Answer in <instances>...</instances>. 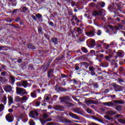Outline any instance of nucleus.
<instances>
[{
  "label": "nucleus",
  "mask_w": 125,
  "mask_h": 125,
  "mask_svg": "<svg viewBox=\"0 0 125 125\" xmlns=\"http://www.w3.org/2000/svg\"><path fill=\"white\" fill-rule=\"evenodd\" d=\"M103 104L105 106H107V107H115L118 104H125V102L122 101L114 100L110 102L103 103Z\"/></svg>",
  "instance_id": "nucleus-1"
},
{
  "label": "nucleus",
  "mask_w": 125,
  "mask_h": 125,
  "mask_svg": "<svg viewBox=\"0 0 125 125\" xmlns=\"http://www.w3.org/2000/svg\"><path fill=\"white\" fill-rule=\"evenodd\" d=\"M112 54L115 59H118V58H123V57L125 56V53L123 50H118L117 52L116 51V50H114L112 53Z\"/></svg>",
  "instance_id": "nucleus-2"
},
{
  "label": "nucleus",
  "mask_w": 125,
  "mask_h": 125,
  "mask_svg": "<svg viewBox=\"0 0 125 125\" xmlns=\"http://www.w3.org/2000/svg\"><path fill=\"white\" fill-rule=\"evenodd\" d=\"M17 93L18 94L20 95V96H23V95H25V94H27V92L25 89H22L21 88L17 87Z\"/></svg>",
  "instance_id": "nucleus-3"
},
{
  "label": "nucleus",
  "mask_w": 125,
  "mask_h": 125,
  "mask_svg": "<svg viewBox=\"0 0 125 125\" xmlns=\"http://www.w3.org/2000/svg\"><path fill=\"white\" fill-rule=\"evenodd\" d=\"M59 100H61V103H66L69 101H71V98L68 96H64L62 97H60Z\"/></svg>",
  "instance_id": "nucleus-4"
},
{
  "label": "nucleus",
  "mask_w": 125,
  "mask_h": 125,
  "mask_svg": "<svg viewBox=\"0 0 125 125\" xmlns=\"http://www.w3.org/2000/svg\"><path fill=\"white\" fill-rule=\"evenodd\" d=\"M86 43L89 47H94L96 44L95 43V40L94 39H89L87 41Z\"/></svg>",
  "instance_id": "nucleus-5"
},
{
  "label": "nucleus",
  "mask_w": 125,
  "mask_h": 125,
  "mask_svg": "<svg viewBox=\"0 0 125 125\" xmlns=\"http://www.w3.org/2000/svg\"><path fill=\"white\" fill-rule=\"evenodd\" d=\"M113 88L115 92H120L121 91H123V87L117 84H114L113 85Z\"/></svg>",
  "instance_id": "nucleus-6"
},
{
  "label": "nucleus",
  "mask_w": 125,
  "mask_h": 125,
  "mask_svg": "<svg viewBox=\"0 0 125 125\" xmlns=\"http://www.w3.org/2000/svg\"><path fill=\"white\" fill-rule=\"evenodd\" d=\"M59 120L60 121L61 123H62V124H71V123H72V121L68 120V119L65 118L64 117H59Z\"/></svg>",
  "instance_id": "nucleus-7"
},
{
  "label": "nucleus",
  "mask_w": 125,
  "mask_h": 125,
  "mask_svg": "<svg viewBox=\"0 0 125 125\" xmlns=\"http://www.w3.org/2000/svg\"><path fill=\"white\" fill-rule=\"evenodd\" d=\"M5 119L7 122H8V123H12L13 121H14V117L10 115V113L5 116Z\"/></svg>",
  "instance_id": "nucleus-8"
},
{
  "label": "nucleus",
  "mask_w": 125,
  "mask_h": 125,
  "mask_svg": "<svg viewBox=\"0 0 125 125\" xmlns=\"http://www.w3.org/2000/svg\"><path fill=\"white\" fill-rule=\"evenodd\" d=\"M105 5H106V4L104 1L98 2L96 5V8H97V9L103 8V7H105Z\"/></svg>",
  "instance_id": "nucleus-9"
},
{
  "label": "nucleus",
  "mask_w": 125,
  "mask_h": 125,
  "mask_svg": "<svg viewBox=\"0 0 125 125\" xmlns=\"http://www.w3.org/2000/svg\"><path fill=\"white\" fill-rule=\"evenodd\" d=\"M3 89L6 92H11L12 87L10 85L6 84L3 86Z\"/></svg>",
  "instance_id": "nucleus-10"
},
{
  "label": "nucleus",
  "mask_w": 125,
  "mask_h": 125,
  "mask_svg": "<svg viewBox=\"0 0 125 125\" xmlns=\"http://www.w3.org/2000/svg\"><path fill=\"white\" fill-rule=\"evenodd\" d=\"M86 36L89 37V38H92L95 36V31L94 30H92L90 31L85 32Z\"/></svg>",
  "instance_id": "nucleus-11"
},
{
  "label": "nucleus",
  "mask_w": 125,
  "mask_h": 125,
  "mask_svg": "<svg viewBox=\"0 0 125 125\" xmlns=\"http://www.w3.org/2000/svg\"><path fill=\"white\" fill-rule=\"evenodd\" d=\"M95 68L93 66L89 67V73H91V76H97V74L95 73Z\"/></svg>",
  "instance_id": "nucleus-12"
},
{
  "label": "nucleus",
  "mask_w": 125,
  "mask_h": 125,
  "mask_svg": "<svg viewBox=\"0 0 125 125\" xmlns=\"http://www.w3.org/2000/svg\"><path fill=\"white\" fill-rule=\"evenodd\" d=\"M54 109L56 110V111H64L65 107L62 105H56L54 106Z\"/></svg>",
  "instance_id": "nucleus-13"
},
{
  "label": "nucleus",
  "mask_w": 125,
  "mask_h": 125,
  "mask_svg": "<svg viewBox=\"0 0 125 125\" xmlns=\"http://www.w3.org/2000/svg\"><path fill=\"white\" fill-rule=\"evenodd\" d=\"M52 62V60L49 59L47 61H46L47 63L46 65L44 66V67H43V70H44V71H47V69H48V67H49V65H50Z\"/></svg>",
  "instance_id": "nucleus-14"
},
{
  "label": "nucleus",
  "mask_w": 125,
  "mask_h": 125,
  "mask_svg": "<svg viewBox=\"0 0 125 125\" xmlns=\"http://www.w3.org/2000/svg\"><path fill=\"white\" fill-rule=\"evenodd\" d=\"M29 115L32 119H36V117H38V116H39V113L37 111H31L29 113Z\"/></svg>",
  "instance_id": "nucleus-15"
},
{
  "label": "nucleus",
  "mask_w": 125,
  "mask_h": 125,
  "mask_svg": "<svg viewBox=\"0 0 125 125\" xmlns=\"http://www.w3.org/2000/svg\"><path fill=\"white\" fill-rule=\"evenodd\" d=\"M51 121H52V119H40V121L41 123V124L42 125H45V124H46V123L48 122H51Z\"/></svg>",
  "instance_id": "nucleus-16"
},
{
  "label": "nucleus",
  "mask_w": 125,
  "mask_h": 125,
  "mask_svg": "<svg viewBox=\"0 0 125 125\" xmlns=\"http://www.w3.org/2000/svg\"><path fill=\"white\" fill-rule=\"evenodd\" d=\"M68 115L73 119H76V120H80V117H79L77 115V114H75L72 112H69L68 113Z\"/></svg>",
  "instance_id": "nucleus-17"
},
{
  "label": "nucleus",
  "mask_w": 125,
  "mask_h": 125,
  "mask_svg": "<svg viewBox=\"0 0 125 125\" xmlns=\"http://www.w3.org/2000/svg\"><path fill=\"white\" fill-rule=\"evenodd\" d=\"M36 17L37 18V19H38L39 21V22H42L43 21V20L42 19V15L41 14H36Z\"/></svg>",
  "instance_id": "nucleus-18"
},
{
  "label": "nucleus",
  "mask_w": 125,
  "mask_h": 125,
  "mask_svg": "<svg viewBox=\"0 0 125 125\" xmlns=\"http://www.w3.org/2000/svg\"><path fill=\"white\" fill-rule=\"evenodd\" d=\"M73 112L76 113L77 114H79V115H82V110L81 108H79L76 107L72 109Z\"/></svg>",
  "instance_id": "nucleus-19"
},
{
  "label": "nucleus",
  "mask_w": 125,
  "mask_h": 125,
  "mask_svg": "<svg viewBox=\"0 0 125 125\" xmlns=\"http://www.w3.org/2000/svg\"><path fill=\"white\" fill-rule=\"evenodd\" d=\"M51 41L52 42L54 45H57V44H58V39L55 37H52Z\"/></svg>",
  "instance_id": "nucleus-20"
},
{
  "label": "nucleus",
  "mask_w": 125,
  "mask_h": 125,
  "mask_svg": "<svg viewBox=\"0 0 125 125\" xmlns=\"http://www.w3.org/2000/svg\"><path fill=\"white\" fill-rule=\"evenodd\" d=\"M100 43H101L102 44L104 43V40H103V41H99L98 42V43L96 45L97 49H99V48H100V47H101V46H102V45L101 44H100Z\"/></svg>",
  "instance_id": "nucleus-21"
},
{
  "label": "nucleus",
  "mask_w": 125,
  "mask_h": 125,
  "mask_svg": "<svg viewBox=\"0 0 125 125\" xmlns=\"http://www.w3.org/2000/svg\"><path fill=\"white\" fill-rule=\"evenodd\" d=\"M75 53L76 54H77V55H78V56H80L81 58H83V57H84V56H82L83 52L81 51V49L75 51Z\"/></svg>",
  "instance_id": "nucleus-22"
},
{
  "label": "nucleus",
  "mask_w": 125,
  "mask_h": 125,
  "mask_svg": "<svg viewBox=\"0 0 125 125\" xmlns=\"http://www.w3.org/2000/svg\"><path fill=\"white\" fill-rule=\"evenodd\" d=\"M22 13H29L30 10H29V8L26 6H23L22 7Z\"/></svg>",
  "instance_id": "nucleus-23"
},
{
  "label": "nucleus",
  "mask_w": 125,
  "mask_h": 125,
  "mask_svg": "<svg viewBox=\"0 0 125 125\" xmlns=\"http://www.w3.org/2000/svg\"><path fill=\"white\" fill-rule=\"evenodd\" d=\"M8 99L9 105L10 106V105H11V104H13V103H14L13 98H12V97H11V96H8Z\"/></svg>",
  "instance_id": "nucleus-24"
},
{
  "label": "nucleus",
  "mask_w": 125,
  "mask_h": 125,
  "mask_svg": "<svg viewBox=\"0 0 125 125\" xmlns=\"http://www.w3.org/2000/svg\"><path fill=\"white\" fill-rule=\"evenodd\" d=\"M26 46L28 49H36V46L31 43L27 44Z\"/></svg>",
  "instance_id": "nucleus-25"
},
{
  "label": "nucleus",
  "mask_w": 125,
  "mask_h": 125,
  "mask_svg": "<svg viewBox=\"0 0 125 125\" xmlns=\"http://www.w3.org/2000/svg\"><path fill=\"white\" fill-rule=\"evenodd\" d=\"M116 114H117V112L113 110H109L107 112V115L110 116H114V115H116Z\"/></svg>",
  "instance_id": "nucleus-26"
},
{
  "label": "nucleus",
  "mask_w": 125,
  "mask_h": 125,
  "mask_svg": "<svg viewBox=\"0 0 125 125\" xmlns=\"http://www.w3.org/2000/svg\"><path fill=\"white\" fill-rule=\"evenodd\" d=\"M54 72V70L53 69H50L47 73V76L49 79H50L51 78V75L52 74H53V72Z\"/></svg>",
  "instance_id": "nucleus-27"
},
{
  "label": "nucleus",
  "mask_w": 125,
  "mask_h": 125,
  "mask_svg": "<svg viewBox=\"0 0 125 125\" xmlns=\"http://www.w3.org/2000/svg\"><path fill=\"white\" fill-rule=\"evenodd\" d=\"M101 67H103V68H107V67H109V62H102L101 64Z\"/></svg>",
  "instance_id": "nucleus-28"
},
{
  "label": "nucleus",
  "mask_w": 125,
  "mask_h": 125,
  "mask_svg": "<svg viewBox=\"0 0 125 125\" xmlns=\"http://www.w3.org/2000/svg\"><path fill=\"white\" fill-rule=\"evenodd\" d=\"M114 107H115L116 110L119 112H121V111H122V109L123 108V106L122 105L118 104H116L114 106Z\"/></svg>",
  "instance_id": "nucleus-29"
},
{
  "label": "nucleus",
  "mask_w": 125,
  "mask_h": 125,
  "mask_svg": "<svg viewBox=\"0 0 125 125\" xmlns=\"http://www.w3.org/2000/svg\"><path fill=\"white\" fill-rule=\"evenodd\" d=\"M65 104L67 107V108H71V107H74V104L72 103H70L68 102H65Z\"/></svg>",
  "instance_id": "nucleus-30"
},
{
  "label": "nucleus",
  "mask_w": 125,
  "mask_h": 125,
  "mask_svg": "<svg viewBox=\"0 0 125 125\" xmlns=\"http://www.w3.org/2000/svg\"><path fill=\"white\" fill-rule=\"evenodd\" d=\"M38 34L39 35H43V32H42V26H39L38 28Z\"/></svg>",
  "instance_id": "nucleus-31"
},
{
  "label": "nucleus",
  "mask_w": 125,
  "mask_h": 125,
  "mask_svg": "<svg viewBox=\"0 0 125 125\" xmlns=\"http://www.w3.org/2000/svg\"><path fill=\"white\" fill-rule=\"evenodd\" d=\"M22 86L26 88V87H28L29 86V83L27 81H22Z\"/></svg>",
  "instance_id": "nucleus-32"
},
{
  "label": "nucleus",
  "mask_w": 125,
  "mask_h": 125,
  "mask_svg": "<svg viewBox=\"0 0 125 125\" xmlns=\"http://www.w3.org/2000/svg\"><path fill=\"white\" fill-rule=\"evenodd\" d=\"M81 65V63H76L75 64L74 68L75 69V71H79L81 69L80 66Z\"/></svg>",
  "instance_id": "nucleus-33"
},
{
  "label": "nucleus",
  "mask_w": 125,
  "mask_h": 125,
  "mask_svg": "<svg viewBox=\"0 0 125 125\" xmlns=\"http://www.w3.org/2000/svg\"><path fill=\"white\" fill-rule=\"evenodd\" d=\"M37 91L34 90L33 92H31L30 93V96L32 98H36L37 97V94H36V92Z\"/></svg>",
  "instance_id": "nucleus-34"
},
{
  "label": "nucleus",
  "mask_w": 125,
  "mask_h": 125,
  "mask_svg": "<svg viewBox=\"0 0 125 125\" xmlns=\"http://www.w3.org/2000/svg\"><path fill=\"white\" fill-rule=\"evenodd\" d=\"M86 104H95V101L89 100L85 102Z\"/></svg>",
  "instance_id": "nucleus-35"
},
{
  "label": "nucleus",
  "mask_w": 125,
  "mask_h": 125,
  "mask_svg": "<svg viewBox=\"0 0 125 125\" xmlns=\"http://www.w3.org/2000/svg\"><path fill=\"white\" fill-rule=\"evenodd\" d=\"M61 89V87L59 85H56V87L55 88V90H56V91H57V92H60V90Z\"/></svg>",
  "instance_id": "nucleus-36"
},
{
  "label": "nucleus",
  "mask_w": 125,
  "mask_h": 125,
  "mask_svg": "<svg viewBox=\"0 0 125 125\" xmlns=\"http://www.w3.org/2000/svg\"><path fill=\"white\" fill-rule=\"evenodd\" d=\"M104 119H106V120H108V121H113L114 120L113 117H110V116L108 115H104Z\"/></svg>",
  "instance_id": "nucleus-37"
},
{
  "label": "nucleus",
  "mask_w": 125,
  "mask_h": 125,
  "mask_svg": "<svg viewBox=\"0 0 125 125\" xmlns=\"http://www.w3.org/2000/svg\"><path fill=\"white\" fill-rule=\"evenodd\" d=\"M81 49L82 51H83L84 53H87L88 52V50H87V49L84 47H82L81 48Z\"/></svg>",
  "instance_id": "nucleus-38"
},
{
  "label": "nucleus",
  "mask_w": 125,
  "mask_h": 125,
  "mask_svg": "<svg viewBox=\"0 0 125 125\" xmlns=\"http://www.w3.org/2000/svg\"><path fill=\"white\" fill-rule=\"evenodd\" d=\"M111 66L113 69H117V68H118V63L113 62L111 64Z\"/></svg>",
  "instance_id": "nucleus-39"
},
{
  "label": "nucleus",
  "mask_w": 125,
  "mask_h": 125,
  "mask_svg": "<svg viewBox=\"0 0 125 125\" xmlns=\"http://www.w3.org/2000/svg\"><path fill=\"white\" fill-rule=\"evenodd\" d=\"M118 122L119 123V124H125V119H119L118 120Z\"/></svg>",
  "instance_id": "nucleus-40"
},
{
  "label": "nucleus",
  "mask_w": 125,
  "mask_h": 125,
  "mask_svg": "<svg viewBox=\"0 0 125 125\" xmlns=\"http://www.w3.org/2000/svg\"><path fill=\"white\" fill-rule=\"evenodd\" d=\"M18 9H14V10L12 12L11 14L13 15H16V14H18Z\"/></svg>",
  "instance_id": "nucleus-41"
},
{
  "label": "nucleus",
  "mask_w": 125,
  "mask_h": 125,
  "mask_svg": "<svg viewBox=\"0 0 125 125\" xmlns=\"http://www.w3.org/2000/svg\"><path fill=\"white\" fill-rule=\"evenodd\" d=\"M44 37H45V39H46L47 41H50V37L48 34H44Z\"/></svg>",
  "instance_id": "nucleus-42"
},
{
  "label": "nucleus",
  "mask_w": 125,
  "mask_h": 125,
  "mask_svg": "<svg viewBox=\"0 0 125 125\" xmlns=\"http://www.w3.org/2000/svg\"><path fill=\"white\" fill-rule=\"evenodd\" d=\"M4 110V105L3 104H0V113Z\"/></svg>",
  "instance_id": "nucleus-43"
},
{
  "label": "nucleus",
  "mask_w": 125,
  "mask_h": 125,
  "mask_svg": "<svg viewBox=\"0 0 125 125\" xmlns=\"http://www.w3.org/2000/svg\"><path fill=\"white\" fill-rule=\"evenodd\" d=\"M50 98H49V96L47 95H45L44 98H43V100L44 101H47L48 100H49Z\"/></svg>",
  "instance_id": "nucleus-44"
},
{
  "label": "nucleus",
  "mask_w": 125,
  "mask_h": 125,
  "mask_svg": "<svg viewBox=\"0 0 125 125\" xmlns=\"http://www.w3.org/2000/svg\"><path fill=\"white\" fill-rule=\"evenodd\" d=\"M7 100V98H6V96L4 97L2 101V103H3L4 105H5L6 104Z\"/></svg>",
  "instance_id": "nucleus-45"
},
{
  "label": "nucleus",
  "mask_w": 125,
  "mask_h": 125,
  "mask_svg": "<svg viewBox=\"0 0 125 125\" xmlns=\"http://www.w3.org/2000/svg\"><path fill=\"white\" fill-rule=\"evenodd\" d=\"M21 100V98H20V97L19 96H17L15 98V101H16V102H20Z\"/></svg>",
  "instance_id": "nucleus-46"
},
{
  "label": "nucleus",
  "mask_w": 125,
  "mask_h": 125,
  "mask_svg": "<svg viewBox=\"0 0 125 125\" xmlns=\"http://www.w3.org/2000/svg\"><path fill=\"white\" fill-rule=\"evenodd\" d=\"M115 5L118 7L120 11H122V9H121L122 8V7L119 3H115Z\"/></svg>",
  "instance_id": "nucleus-47"
},
{
  "label": "nucleus",
  "mask_w": 125,
  "mask_h": 125,
  "mask_svg": "<svg viewBox=\"0 0 125 125\" xmlns=\"http://www.w3.org/2000/svg\"><path fill=\"white\" fill-rule=\"evenodd\" d=\"M66 91H68V89L65 88L61 87L60 92H66Z\"/></svg>",
  "instance_id": "nucleus-48"
},
{
  "label": "nucleus",
  "mask_w": 125,
  "mask_h": 125,
  "mask_svg": "<svg viewBox=\"0 0 125 125\" xmlns=\"http://www.w3.org/2000/svg\"><path fill=\"white\" fill-rule=\"evenodd\" d=\"M23 117H24V114H23V113H21L19 116H17L16 118H19L20 120H21L23 119Z\"/></svg>",
  "instance_id": "nucleus-49"
},
{
  "label": "nucleus",
  "mask_w": 125,
  "mask_h": 125,
  "mask_svg": "<svg viewBox=\"0 0 125 125\" xmlns=\"http://www.w3.org/2000/svg\"><path fill=\"white\" fill-rule=\"evenodd\" d=\"M77 33H78V34L81 35L82 33H83V31H82V28L80 27H77Z\"/></svg>",
  "instance_id": "nucleus-50"
},
{
  "label": "nucleus",
  "mask_w": 125,
  "mask_h": 125,
  "mask_svg": "<svg viewBox=\"0 0 125 125\" xmlns=\"http://www.w3.org/2000/svg\"><path fill=\"white\" fill-rule=\"evenodd\" d=\"M48 117H49V115H48V114H47L46 113H44L42 115V118L43 119H47V118H48Z\"/></svg>",
  "instance_id": "nucleus-51"
},
{
  "label": "nucleus",
  "mask_w": 125,
  "mask_h": 125,
  "mask_svg": "<svg viewBox=\"0 0 125 125\" xmlns=\"http://www.w3.org/2000/svg\"><path fill=\"white\" fill-rule=\"evenodd\" d=\"M21 20V18L20 17H18L16 18L15 21L16 23H18V22H20V21Z\"/></svg>",
  "instance_id": "nucleus-52"
},
{
  "label": "nucleus",
  "mask_w": 125,
  "mask_h": 125,
  "mask_svg": "<svg viewBox=\"0 0 125 125\" xmlns=\"http://www.w3.org/2000/svg\"><path fill=\"white\" fill-rule=\"evenodd\" d=\"M58 98V96L57 95H54L53 96V98L52 99V101H56V100Z\"/></svg>",
  "instance_id": "nucleus-53"
},
{
  "label": "nucleus",
  "mask_w": 125,
  "mask_h": 125,
  "mask_svg": "<svg viewBox=\"0 0 125 125\" xmlns=\"http://www.w3.org/2000/svg\"><path fill=\"white\" fill-rule=\"evenodd\" d=\"M61 76L62 79H67V77H68V75L64 74H61Z\"/></svg>",
  "instance_id": "nucleus-54"
},
{
  "label": "nucleus",
  "mask_w": 125,
  "mask_h": 125,
  "mask_svg": "<svg viewBox=\"0 0 125 125\" xmlns=\"http://www.w3.org/2000/svg\"><path fill=\"white\" fill-rule=\"evenodd\" d=\"M12 6H16V5H17V1H16V0H13V1H12Z\"/></svg>",
  "instance_id": "nucleus-55"
},
{
  "label": "nucleus",
  "mask_w": 125,
  "mask_h": 125,
  "mask_svg": "<svg viewBox=\"0 0 125 125\" xmlns=\"http://www.w3.org/2000/svg\"><path fill=\"white\" fill-rule=\"evenodd\" d=\"M93 86H94V88H98V83H95L93 84Z\"/></svg>",
  "instance_id": "nucleus-56"
},
{
  "label": "nucleus",
  "mask_w": 125,
  "mask_h": 125,
  "mask_svg": "<svg viewBox=\"0 0 125 125\" xmlns=\"http://www.w3.org/2000/svg\"><path fill=\"white\" fill-rule=\"evenodd\" d=\"M74 13H73V10H69L68 11V15L69 16H73Z\"/></svg>",
  "instance_id": "nucleus-57"
},
{
  "label": "nucleus",
  "mask_w": 125,
  "mask_h": 125,
  "mask_svg": "<svg viewBox=\"0 0 125 125\" xmlns=\"http://www.w3.org/2000/svg\"><path fill=\"white\" fill-rule=\"evenodd\" d=\"M94 16H98L99 15V12L98 11H95L93 13Z\"/></svg>",
  "instance_id": "nucleus-58"
},
{
  "label": "nucleus",
  "mask_w": 125,
  "mask_h": 125,
  "mask_svg": "<svg viewBox=\"0 0 125 125\" xmlns=\"http://www.w3.org/2000/svg\"><path fill=\"white\" fill-rule=\"evenodd\" d=\"M120 117H121V114H117L116 116H115L113 117V120H116L117 119H119V118H120Z\"/></svg>",
  "instance_id": "nucleus-59"
},
{
  "label": "nucleus",
  "mask_w": 125,
  "mask_h": 125,
  "mask_svg": "<svg viewBox=\"0 0 125 125\" xmlns=\"http://www.w3.org/2000/svg\"><path fill=\"white\" fill-rule=\"evenodd\" d=\"M29 68H30V69H31L32 70H35V68L34 67V65H33V64H30L28 66Z\"/></svg>",
  "instance_id": "nucleus-60"
},
{
  "label": "nucleus",
  "mask_w": 125,
  "mask_h": 125,
  "mask_svg": "<svg viewBox=\"0 0 125 125\" xmlns=\"http://www.w3.org/2000/svg\"><path fill=\"white\" fill-rule=\"evenodd\" d=\"M90 54H91V55H96V53H95V51L92 50L90 51Z\"/></svg>",
  "instance_id": "nucleus-61"
},
{
  "label": "nucleus",
  "mask_w": 125,
  "mask_h": 125,
  "mask_svg": "<svg viewBox=\"0 0 125 125\" xmlns=\"http://www.w3.org/2000/svg\"><path fill=\"white\" fill-rule=\"evenodd\" d=\"M29 125H36V123L34 121L31 120L29 121Z\"/></svg>",
  "instance_id": "nucleus-62"
},
{
  "label": "nucleus",
  "mask_w": 125,
  "mask_h": 125,
  "mask_svg": "<svg viewBox=\"0 0 125 125\" xmlns=\"http://www.w3.org/2000/svg\"><path fill=\"white\" fill-rule=\"evenodd\" d=\"M97 36H100L101 35H102V32L100 30H98L97 32Z\"/></svg>",
  "instance_id": "nucleus-63"
},
{
  "label": "nucleus",
  "mask_w": 125,
  "mask_h": 125,
  "mask_svg": "<svg viewBox=\"0 0 125 125\" xmlns=\"http://www.w3.org/2000/svg\"><path fill=\"white\" fill-rule=\"evenodd\" d=\"M61 85H66V82H65V80H63L62 81L61 83Z\"/></svg>",
  "instance_id": "nucleus-64"
}]
</instances>
